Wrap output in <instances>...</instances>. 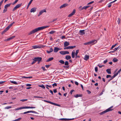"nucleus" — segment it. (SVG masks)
<instances>
[{
  "label": "nucleus",
  "mask_w": 121,
  "mask_h": 121,
  "mask_svg": "<svg viewBox=\"0 0 121 121\" xmlns=\"http://www.w3.org/2000/svg\"><path fill=\"white\" fill-rule=\"evenodd\" d=\"M42 59V58L41 57H35L34 58V59L35 60V61H36L39 62L41 61Z\"/></svg>",
  "instance_id": "nucleus-9"
},
{
  "label": "nucleus",
  "mask_w": 121,
  "mask_h": 121,
  "mask_svg": "<svg viewBox=\"0 0 121 121\" xmlns=\"http://www.w3.org/2000/svg\"><path fill=\"white\" fill-rule=\"evenodd\" d=\"M79 52V50H77L76 51V53H75V58H80V56H78V53Z\"/></svg>",
  "instance_id": "nucleus-14"
},
{
  "label": "nucleus",
  "mask_w": 121,
  "mask_h": 121,
  "mask_svg": "<svg viewBox=\"0 0 121 121\" xmlns=\"http://www.w3.org/2000/svg\"><path fill=\"white\" fill-rule=\"evenodd\" d=\"M31 112L34 113L36 114H38V113H37V112L33 111H31Z\"/></svg>",
  "instance_id": "nucleus-55"
},
{
  "label": "nucleus",
  "mask_w": 121,
  "mask_h": 121,
  "mask_svg": "<svg viewBox=\"0 0 121 121\" xmlns=\"http://www.w3.org/2000/svg\"><path fill=\"white\" fill-rule=\"evenodd\" d=\"M75 54V51L74 50H73L72 53V56L73 58H74Z\"/></svg>",
  "instance_id": "nucleus-19"
},
{
  "label": "nucleus",
  "mask_w": 121,
  "mask_h": 121,
  "mask_svg": "<svg viewBox=\"0 0 121 121\" xmlns=\"http://www.w3.org/2000/svg\"><path fill=\"white\" fill-rule=\"evenodd\" d=\"M48 27L49 26H46L38 27L30 31L28 33V35H30L32 34L39 31L42 30Z\"/></svg>",
  "instance_id": "nucleus-1"
},
{
  "label": "nucleus",
  "mask_w": 121,
  "mask_h": 121,
  "mask_svg": "<svg viewBox=\"0 0 121 121\" xmlns=\"http://www.w3.org/2000/svg\"><path fill=\"white\" fill-rule=\"evenodd\" d=\"M108 61V60H104V64H106Z\"/></svg>",
  "instance_id": "nucleus-58"
},
{
  "label": "nucleus",
  "mask_w": 121,
  "mask_h": 121,
  "mask_svg": "<svg viewBox=\"0 0 121 121\" xmlns=\"http://www.w3.org/2000/svg\"><path fill=\"white\" fill-rule=\"evenodd\" d=\"M113 107V106H112L111 107H110L108 108L106 110H105L104 111H103L101 112H100L99 114H100L101 115H103L105 113L108 112H109L110 111H111L113 110V109H112V108Z\"/></svg>",
  "instance_id": "nucleus-2"
},
{
  "label": "nucleus",
  "mask_w": 121,
  "mask_h": 121,
  "mask_svg": "<svg viewBox=\"0 0 121 121\" xmlns=\"http://www.w3.org/2000/svg\"><path fill=\"white\" fill-rule=\"evenodd\" d=\"M10 4H6L4 6V8L5 9H7V8L8 7H9L10 5Z\"/></svg>",
  "instance_id": "nucleus-27"
},
{
  "label": "nucleus",
  "mask_w": 121,
  "mask_h": 121,
  "mask_svg": "<svg viewBox=\"0 0 121 121\" xmlns=\"http://www.w3.org/2000/svg\"><path fill=\"white\" fill-rule=\"evenodd\" d=\"M59 62L62 64H64L65 63L64 61L62 60H60Z\"/></svg>",
  "instance_id": "nucleus-34"
},
{
  "label": "nucleus",
  "mask_w": 121,
  "mask_h": 121,
  "mask_svg": "<svg viewBox=\"0 0 121 121\" xmlns=\"http://www.w3.org/2000/svg\"><path fill=\"white\" fill-rule=\"evenodd\" d=\"M42 69L43 70V71H46V70L45 69V67H42Z\"/></svg>",
  "instance_id": "nucleus-48"
},
{
  "label": "nucleus",
  "mask_w": 121,
  "mask_h": 121,
  "mask_svg": "<svg viewBox=\"0 0 121 121\" xmlns=\"http://www.w3.org/2000/svg\"><path fill=\"white\" fill-rule=\"evenodd\" d=\"M46 12V10L45 9H44L43 10H41L40 11L39 14L38 15V16H40L44 12Z\"/></svg>",
  "instance_id": "nucleus-11"
},
{
  "label": "nucleus",
  "mask_w": 121,
  "mask_h": 121,
  "mask_svg": "<svg viewBox=\"0 0 121 121\" xmlns=\"http://www.w3.org/2000/svg\"><path fill=\"white\" fill-rule=\"evenodd\" d=\"M71 58V56L68 55L66 56L65 57V59L67 60L70 59Z\"/></svg>",
  "instance_id": "nucleus-23"
},
{
  "label": "nucleus",
  "mask_w": 121,
  "mask_h": 121,
  "mask_svg": "<svg viewBox=\"0 0 121 121\" xmlns=\"http://www.w3.org/2000/svg\"><path fill=\"white\" fill-rule=\"evenodd\" d=\"M113 3L112 2H111L110 3H109L108 4V7L109 8H110L111 6V4Z\"/></svg>",
  "instance_id": "nucleus-38"
},
{
  "label": "nucleus",
  "mask_w": 121,
  "mask_h": 121,
  "mask_svg": "<svg viewBox=\"0 0 121 121\" xmlns=\"http://www.w3.org/2000/svg\"><path fill=\"white\" fill-rule=\"evenodd\" d=\"M15 36H12L9 38L7 39L6 40L7 41H9L13 39L14 37H15Z\"/></svg>",
  "instance_id": "nucleus-21"
},
{
  "label": "nucleus",
  "mask_w": 121,
  "mask_h": 121,
  "mask_svg": "<svg viewBox=\"0 0 121 121\" xmlns=\"http://www.w3.org/2000/svg\"><path fill=\"white\" fill-rule=\"evenodd\" d=\"M31 84H26V86H31Z\"/></svg>",
  "instance_id": "nucleus-59"
},
{
  "label": "nucleus",
  "mask_w": 121,
  "mask_h": 121,
  "mask_svg": "<svg viewBox=\"0 0 121 121\" xmlns=\"http://www.w3.org/2000/svg\"><path fill=\"white\" fill-rule=\"evenodd\" d=\"M65 54H69V52L67 51H65Z\"/></svg>",
  "instance_id": "nucleus-52"
},
{
  "label": "nucleus",
  "mask_w": 121,
  "mask_h": 121,
  "mask_svg": "<svg viewBox=\"0 0 121 121\" xmlns=\"http://www.w3.org/2000/svg\"><path fill=\"white\" fill-rule=\"evenodd\" d=\"M36 8L34 7L31 9L30 10V12L31 13H34L36 11Z\"/></svg>",
  "instance_id": "nucleus-17"
},
{
  "label": "nucleus",
  "mask_w": 121,
  "mask_h": 121,
  "mask_svg": "<svg viewBox=\"0 0 121 121\" xmlns=\"http://www.w3.org/2000/svg\"><path fill=\"white\" fill-rule=\"evenodd\" d=\"M95 41H96V43L97 42L96 40H94L89 42L84 43V44L85 45H89L93 43Z\"/></svg>",
  "instance_id": "nucleus-5"
},
{
  "label": "nucleus",
  "mask_w": 121,
  "mask_h": 121,
  "mask_svg": "<svg viewBox=\"0 0 121 121\" xmlns=\"http://www.w3.org/2000/svg\"><path fill=\"white\" fill-rule=\"evenodd\" d=\"M18 1V0H16L15 1L13 2V4H16Z\"/></svg>",
  "instance_id": "nucleus-50"
},
{
  "label": "nucleus",
  "mask_w": 121,
  "mask_h": 121,
  "mask_svg": "<svg viewBox=\"0 0 121 121\" xmlns=\"http://www.w3.org/2000/svg\"><path fill=\"white\" fill-rule=\"evenodd\" d=\"M24 109H25L24 107H21L19 108H15L14 109V110L15 111H17L18 110Z\"/></svg>",
  "instance_id": "nucleus-18"
},
{
  "label": "nucleus",
  "mask_w": 121,
  "mask_h": 121,
  "mask_svg": "<svg viewBox=\"0 0 121 121\" xmlns=\"http://www.w3.org/2000/svg\"><path fill=\"white\" fill-rule=\"evenodd\" d=\"M13 25V23H11L10 24L9 26H8V27H9V28H10Z\"/></svg>",
  "instance_id": "nucleus-57"
},
{
  "label": "nucleus",
  "mask_w": 121,
  "mask_h": 121,
  "mask_svg": "<svg viewBox=\"0 0 121 121\" xmlns=\"http://www.w3.org/2000/svg\"><path fill=\"white\" fill-rule=\"evenodd\" d=\"M61 49V48H59L58 47H55L54 48V52H57L58 51L60 50Z\"/></svg>",
  "instance_id": "nucleus-10"
},
{
  "label": "nucleus",
  "mask_w": 121,
  "mask_h": 121,
  "mask_svg": "<svg viewBox=\"0 0 121 121\" xmlns=\"http://www.w3.org/2000/svg\"><path fill=\"white\" fill-rule=\"evenodd\" d=\"M95 71L96 72L98 71V68L97 67H96L95 68Z\"/></svg>",
  "instance_id": "nucleus-54"
},
{
  "label": "nucleus",
  "mask_w": 121,
  "mask_h": 121,
  "mask_svg": "<svg viewBox=\"0 0 121 121\" xmlns=\"http://www.w3.org/2000/svg\"><path fill=\"white\" fill-rule=\"evenodd\" d=\"M118 74V73L117 72L116 73L114 74V76L115 77Z\"/></svg>",
  "instance_id": "nucleus-60"
},
{
  "label": "nucleus",
  "mask_w": 121,
  "mask_h": 121,
  "mask_svg": "<svg viewBox=\"0 0 121 121\" xmlns=\"http://www.w3.org/2000/svg\"><path fill=\"white\" fill-rule=\"evenodd\" d=\"M117 45V44H115L114 45H113L112 46V47L111 48V49H112L115 46H116Z\"/></svg>",
  "instance_id": "nucleus-42"
},
{
  "label": "nucleus",
  "mask_w": 121,
  "mask_h": 121,
  "mask_svg": "<svg viewBox=\"0 0 121 121\" xmlns=\"http://www.w3.org/2000/svg\"><path fill=\"white\" fill-rule=\"evenodd\" d=\"M68 5V4L67 3H65L63 4V5H61L60 7V8L61 9L62 8H64L65 7H66Z\"/></svg>",
  "instance_id": "nucleus-13"
},
{
  "label": "nucleus",
  "mask_w": 121,
  "mask_h": 121,
  "mask_svg": "<svg viewBox=\"0 0 121 121\" xmlns=\"http://www.w3.org/2000/svg\"><path fill=\"white\" fill-rule=\"evenodd\" d=\"M52 85V86H53V87L54 88L55 87V86H57V84L56 83H54Z\"/></svg>",
  "instance_id": "nucleus-40"
},
{
  "label": "nucleus",
  "mask_w": 121,
  "mask_h": 121,
  "mask_svg": "<svg viewBox=\"0 0 121 121\" xmlns=\"http://www.w3.org/2000/svg\"><path fill=\"white\" fill-rule=\"evenodd\" d=\"M74 96L76 98H77L78 97H81L82 96V95L77 94L75 95H74Z\"/></svg>",
  "instance_id": "nucleus-24"
},
{
  "label": "nucleus",
  "mask_w": 121,
  "mask_h": 121,
  "mask_svg": "<svg viewBox=\"0 0 121 121\" xmlns=\"http://www.w3.org/2000/svg\"><path fill=\"white\" fill-rule=\"evenodd\" d=\"M7 9H4L3 10V13H5V12H6V11H7Z\"/></svg>",
  "instance_id": "nucleus-51"
},
{
  "label": "nucleus",
  "mask_w": 121,
  "mask_h": 121,
  "mask_svg": "<svg viewBox=\"0 0 121 121\" xmlns=\"http://www.w3.org/2000/svg\"><path fill=\"white\" fill-rule=\"evenodd\" d=\"M79 33H80V35H83L85 34V30H80L79 31Z\"/></svg>",
  "instance_id": "nucleus-15"
},
{
  "label": "nucleus",
  "mask_w": 121,
  "mask_h": 121,
  "mask_svg": "<svg viewBox=\"0 0 121 121\" xmlns=\"http://www.w3.org/2000/svg\"><path fill=\"white\" fill-rule=\"evenodd\" d=\"M34 97L35 98H43L42 97H41L40 96H35Z\"/></svg>",
  "instance_id": "nucleus-56"
},
{
  "label": "nucleus",
  "mask_w": 121,
  "mask_h": 121,
  "mask_svg": "<svg viewBox=\"0 0 121 121\" xmlns=\"http://www.w3.org/2000/svg\"><path fill=\"white\" fill-rule=\"evenodd\" d=\"M12 107L11 106H7L4 108L5 109H8L11 108Z\"/></svg>",
  "instance_id": "nucleus-35"
},
{
  "label": "nucleus",
  "mask_w": 121,
  "mask_h": 121,
  "mask_svg": "<svg viewBox=\"0 0 121 121\" xmlns=\"http://www.w3.org/2000/svg\"><path fill=\"white\" fill-rule=\"evenodd\" d=\"M43 45H35L32 46V48L33 49L36 48H43Z\"/></svg>",
  "instance_id": "nucleus-3"
},
{
  "label": "nucleus",
  "mask_w": 121,
  "mask_h": 121,
  "mask_svg": "<svg viewBox=\"0 0 121 121\" xmlns=\"http://www.w3.org/2000/svg\"><path fill=\"white\" fill-rule=\"evenodd\" d=\"M94 1H92L91 2L87 4L88 5H89V4H91L93 3H94Z\"/></svg>",
  "instance_id": "nucleus-53"
},
{
  "label": "nucleus",
  "mask_w": 121,
  "mask_h": 121,
  "mask_svg": "<svg viewBox=\"0 0 121 121\" xmlns=\"http://www.w3.org/2000/svg\"><path fill=\"white\" fill-rule=\"evenodd\" d=\"M65 38V36H62L61 37V38L62 39H64Z\"/></svg>",
  "instance_id": "nucleus-62"
},
{
  "label": "nucleus",
  "mask_w": 121,
  "mask_h": 121,
  "mask_svg": "<svg viewBox=\"0 0 121 121\" xmlns=\"http://www.w3.org/2000/svg\"><path fill=\"white\" fill-rule=\"evenodd\" d=\"M12 83H13L15 84H17V82H16L15 81H10Z\"/></svg>",
  "instance_id": "nucleus-33"
},
{
  "label": "nucleus",
  "mask_w": 121,
  "mask_h": 121,
  "mask_svg": "<svg viewBox=\"0 0 121 121\" xmlns=\"http://www.w3.org/2000/svg\"><path fill=\"white\" fill-rule=\"evenodd\" d=\"M65 65V66H63V67L64 68H69V63L68 61H66L64 63Z\"/></svg>",
  "instance_id": "nucleus-7"
},
{
  "label": "nucleus",
  "mask_w": 121,
  "mask_h": 121,
  "mask_svg": "<svg viewBox=\"0 0 121 121\" xmlns=\"http://www.w3.org/2000/svg\"><path fill=\"white\" fill-rule=\"evenodd\" d=\"M76 47L75 46H69L70 49H72L75 48Z\"/></svg>",
  "instance_id": "nucleus-39"
},
{
  "label": "nucleus",
  "mask_w": 121,
  "mask_h": 121,
  "mask_svg": "<svg viewBox=\"0 0 121 121\" xmlns=\"http://www.w3.org/2000/svg\"><path fill=\"white\" fill-rule=\"evenodd\" d=\"M53 59L54 58L53 57L50 58L47 60L46 61L47 62L53 60Z\"/></svg>",
  "instance_id": "nucleus-28"
},
{
  "label": "nucleus",
  "mask_w": 121,
  "mask_h": 121,
  "mask_svg": "<svg viewBox=\"0 0 121 121\" xmlns=\"http://www.w3.org/2000/svg\"><path fill=\"white\" fill-rule=\"evenodd\" d=\"M21 119V118H18L16 119L13 121H18Z\"/></svg>",
  "instance_id": "nucleus-43"
},
{
  "label": "nucleus",
  "mask_w": 121,
  "mask_h": 121,
  "mask_svg": "<svg viewBox=\"0 0 121 121\" xmlns=\"http://www.w3.org/2000/svg\"><path fill=\"white\" fill-rule=\"evenodd\" d=\"M33 0H31L28 3V4L27 6V9H28V7H29V6L30 5V4H31V3H32V1H33Z\"/></svg>",
  "instance_id": "nucleus-30"
},
{
  "label": "nucleus",
  "mask_w": 121,
  "mask_h": 121,
  "mask_svg": "<svg viewBox=\"0 0 121 121\" xmlns=\"http://www.w3.org/2000/svg\"><path fill=\"white\" fill-rule=\"evenodd\" d=\"M60 53L62 55H65V51H61L60 52Z\"/></svg>",
  "instance_id": "nucleus-37"
},
{
  "label": "nucleus",
  "mask_w": 121,
  "mask_h": 121,
  "mask_svg": "<svg viewBox=\"0 0 121 121\" xmlns=\"http://www.w3.org/2000/svg\"><path fill=\"white\" fill-rule=\"evenodd\" d=\"M46 86L47 87H49L50 88H52V86L51 85H46Z\"/></svg>",
  "instance_id": "nucleus-63"
},
{
  "label": "nucleus",
  "mask_w": 121,
  "mask_h": 121,
  "mask_svg": "<svg viewBox=\"0 0 121 121\" xmlns=\"http://www.w3.org/2000/svg\"><path fill=\"white\" fill-rule=\"evenodd\" d=\"M33 61L31 63L32 65H33V64H34L36 62V61H35V60H34V59H33Z\"/></svg>",
  "instance_id": "nucleus-41"
},
{
  "label": "nucleus",
  "mask_w": 121,
  "mask_h": 121,
  "mask_svg": "<svg viewBox=\"0 0 121 121\" xmlns=\"http://www.w3.org/2000/svg\"><path fill=\"white\" fill-rule=\"evenodd\" d=\"M43 101L45 102H47V103H50L51 104H53V105H56V106H60V105H59V104H56L55 103H53L52 102H51V101H47V100H43Z\"/></svg>",
  "instance_id": "nucleus-4"
},
{
  "label": "nucleus",
  "mask_w": 121,
  "mask_h": 121,
  "mask_svg": "<svg viewBox=\"0 0 121 121\" xmlns=\"http://www.w3.org/2000/svg\"><path fill=\"white\" fill-rule=\"evenodd\" d=\"M40 87H41L43 89H45V87L43 85H42L40 86Z\"/></svg>",
  "instance_id": "nucleus-47"
},
{
  "label": "nucleus",
  "mask_w": 121,
  "mask_h": 121,
  "mask_svg": "<svg viewBox=\"0 0 121 121\" xmlns=\"http://www.w3.org/2000/svg\"><path fill=\"white\" fill-rule=\"evenodd\" d=\"M9 29V28L7 26L3 32V33H4L8 30Z\"/></svg>",
  "instance_id": "nucleus-29"
},
{
  "label": "nucleus",
  "mask_w": 121,
  "mask_h": 121,
  "mask_svg": "<svg viewBox=\"0 0 121 121\" xmlns=\"http://www.w3.org/2000/svg\"><path fill=\"white\" fill-rule=\"evenodd\" d=\"M55 32V31L51 30L49 32V33L50 34H53Z\"/></svg>",
  "instance_id": "nucleus-36"
},
{
  "label": "nucleus",
  "mask_w": 121,
  "mask_h": 121,
  "mask_svg": "<svg viewBox=\"0 0 121 121\" xmlns=\"http://www.w3.org/2000/svg\"><path fill=\"white\" fill-rule=\"evenodd\" d=\"M50 66V65H45V67L47 68H48Z\"/></svg>",
  "instance_id": "nucleus-61"
},
{
  "label": "nucleus",
  "mask_w": 121,
  "mask_h": 121,
  "mask_svg": "<svg viewBox=\"0 0 121 121\" xmlns=\"http://www.w3.org/2000/svg\"><path fill=\"white\" fill-rule=\"evenodd\" d=\"M89 7V6H84L82 7V9H83H83H86L87 8H88Z\"/></svg>",
  "instance_id": "nucleus-32"
},
{
  "label": "nucleus",
  "mask_w": 121,
  "mask_h": 121,
  "mask_svg": "<svg viewBox=\"0 0 121 121\" xmlns=\"http://www.w3.org/2000/svg\"><path fill=\"white\" fill-rule=\"evenodd\" d=\"M35 107H27V106H25L24 107V108L25 109H27V108H35Z\"/></svg>",
  "instance_id": "nucleus-25"
},
{
  "label": "nucleus",
  "mask_w": 121,
  "mask_h": 121,
  "mask_svg": "<svg viewBox=\"0 0 121 121\" xmlns=\"http://www.w3.org/2000/svg\"><path fill=\"white\" fill-rule=\"evenodd\" d=\"M108 74H111V69H108L106 70Z\"/></svg>",
  "instance_id": "nucleus-26"
},
{
  "label": "nucleus",
  "mask_w": 121,
  "mask_h": 121,
  "mask_svg": "<svg viewBox=\"0 0 121 121\" xmlns=\"http://www.w3.org/2000/svg\"><path fill=\"white\" fill-rule=\"evenodd\" d=\"M75 13V9H74L73 12L70 14L68 16L69 17H71Z\"/></svg>",
  "instance_id": "nucleus-12"
},
{
  "label": "nucleus",
  "mask_w": 121,
  "mask_h": 121,
  "mask_svg": "<svg viewBox=\"0 0 121 121\" xmlns=\"http://www.w3.org/2000/svg\"><path fill=\"white\" fill-rule=\"evenodd\" d=\"M64 49L65 50L66 49H70L69 46H68L65 48H64Z\"/></svg>",
  "instance_id": "nucleus-45"
},
{
  "label": "nucleus",
  "mask_w": 121,
  "mask_h": 121,
  "mask_svg": "<svg viewBox=\"0 0 121 121\" xmlns=\"http://www.w3.org/2000/svg\"><path fill=\"white\" fill-rule=\"evenodd\" d=\"M53 51V49L52 48H50L49 51L47 50V52L48 53H50L52 52Z\"/></svg>",
  "instance_id": "nucleus-22"
},
{
  "label": "nucleus",
  "mask_w": 121,
  "mask_h": 121,
  "mask_svg": "<svg viewBox=\"0 0 121 121\" xmlns=\"http://www.w3.org/2000/svg\"><path fill=\"white\" fill-rule=\"evenodd\" d=\"M22 4H17L16 6L15 7L13 8V11H14L17 8H19V7H20L21 5Z\"/></svg>",
  "instance_id": "nucleus-6"
},
{
  "label": "nucleus",
  "mask_w": 121,
  "mask_h": 121,
  "mask_svg": "<svg viewBox=\"0 0 121 121\" xmlns=\"http://www.w3.org/2000/svg\"><path fill=\"white\" fill-rule=\"evenodd\" d=\"M79 9L80 11L83 10V9H82V8L81 6H80L79 7Z\"/></svg>",
  "instance_id": "nucleus-49"
},
{
  "label": "nucleus",
  "mask_w": 121,
  "mask_h": 121,
  "mask_svg": "<svg viewBox=\"0 0 121 121\" xmlns=\"http://www.w3.org/2000/svg\"><path fill=\"white\" fill-rule=\"evenodd\" d=\"M118 59L116 58H115L112 60V61L114 62H116L118 61Z\"/></svg>",
  "instance_id": "nucleus-31"
},
{
  "label": "nucleus",
  "mask_w": 121,
  "mask_h": 121,
  "mask_svg": "<svg viewBox=\"0 0 121 121\" xmlns=\"http://www.w3.org/2000/svg\"><path fill=\"white\" fill-rule=\"evenodd\" d=\"M74 119V118H70V119H67V118H61L59 119V120L62 121H69L72 120H73Z\"/></svg>",
  "instance_id": "nucleus-8"
},
{
  "label": "nucleus",
  "mask_w": 121,
  "mask_h": 121,
  "mask_svg": "<svg viewBox=\"0 0 121 121\" xmlns=\"http://www.w3.org/2000/svg\"><path fill=\"white\" fill-rule=\"evenodd\" d=\"M27 100V99H21L20 100V101H22L23 102H24L25 101H26Z\"/></svg>",
  "instance_id": "nucleus-44"
},
{
  "label": "nucleus",
  "mask_w": 121,
  "mask_h": 121,
  "mask_svg": "<svg viewBox=\"0 0 121 121\" xmlns=\"http://www.w3.org/2000/svg\"><path fill=\"white\" fill-rule=\"evenodd\" d=\"M89 56L87 55H85V56H84V59L86 60H87L89 58Z\"/></svg>",
  "instance_id": "nucleus-20"
},
{
  "label": "nucleus",
  "mask_w": 121,
  "mask_h": 121,
  "mask_svg": "<svg viewBox=\"0 0 121 121\" xmlns=\"http://www.w3.org/2000/svg\"><path fill=\"white\" fill-rule=\"evenodd\" d=\"M49 91H50L51 93L52 94V95H53V92L52 90H49Z\"/></svg>",
  "instance_id": "nucleus-64"
},
{
  "label": "nucleus",
  "mask_w": 121,
  "mask_h": 121,
  "mask_svg": "<svg viewBox=\"0 0 121 121\" xmlns=\"http://www.w3.org/2000/svg\"><path fill=\"white\" fill-rule=\"evenodd\" d=\"M106 77L107 78H110L111 77V76L110 75H108L106 76Z\"/></svg>",
  "instance_id": "nucleus-46"
},
{
  "label": "nucleus",
  "mask_w": 121,
  "mask_h": 121,
  "mask_svg": "<svg viewBox=\"0 0 121 121\" xmlns=\"http://www.w3.org/2000/svg\"><path fill=\"white\" fill-rule=\"evenodd\" d=\"M69 43L65 41L64 43V47H66L69 45Z\"/></svg>",
  "instance_id": "nucleus-16"
}]
</instances>
